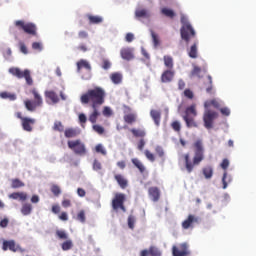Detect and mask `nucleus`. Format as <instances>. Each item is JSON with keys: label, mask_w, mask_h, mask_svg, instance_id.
<instances>
[{"label": "nucleus", "mask_w": 256, "mask_h": 256, "mask_svg": "<svg viewBox=\"0 0 256 256\" xmlns=\"http://www.w3.org/2000/svg\"><path fill=\"white\" fill-rule=\"evenodd\" d=\"M135 17L136 19H149L151 17V13H149V10L144 8H138L135 11Z\"/></svg>", "instance_id": "6ab92c4d"}, {"label": "nucleus", "mask_w": 256, "mask_h": 256, "mask_svg": "<svg viewBox=\"0 0 256 256\" xmlns=\"http://www.w3.org/2000/svg\"><path fill=\"white\" fill-rule=\"evenodd\" d=\"M56 236L58 237V239H67V233L64 230H57L56 231Z\"/></svg>", "instance_id": "5fc2aeb1"}, {"label": "nucleus", "mask_w": 256, "mask_h": 256, "mask_svg": "<svg viewBox=\"0 0 256 256\" xmlns=\"http://www.w3.org/2000/svg\"><path fill=\"white\" fill-rule=\"evenodd\" d=\"M114 179L122 189H127V187H129V180L122 174H115Z\"/></svg>", "instance_id": "2eb2a0df"}, {"label": "nucleus", "mask_w": 256, "mask_h": 256, "mask_svg": "<svg viewBox=\"0 0 256 256\" xmlns=\"http://www.w3.org/2000/svg\"><path fill=\"white\" fill-rule=\"evenodd\" d=\"M199 45V41H194L193 45L188 49V56L191 59H197L198 57V50L197 46Z\"/></svg>", "instance_id": "4be33fe9"}, {"label": "nucleus", "mask_w": 256, "mask_h": 256, "mask_svg": "<svg viewBox=\"0 0 256 256\" xmlns=\"http://www.w3.org/2000/svg\"><path fill=\"white\" fill-rule=\"evenodd\" d=\"M150 117L153 119L155 125H157V127H159V125L161 124V111L151 110Z\"/></svg>", "instance_id": "a878e982"}, {"label": "nucleus", "mask_w": 256, "mask_h": 256, "mask_svg": "<svg viewBox=\"0 0 256 256\" xmlns=\"http://www.w3.org/2000/svg\"><path fill=\"white\" fill-rule=\"evenodd\" d=\"M93 112L89 115L88 120L90 123L95 124L97 123V119H99V115H101V112H99V107L92 108Z\"/></svg>", "instance_id": "bb28decb"}, {"label": "nucleus", "mask_w": 256, "mask_h": 256, "mask_svg": "<svg viewBox=\"0 0 256 256\" xmlns=\"http://www.w3.org/2000/svg\"><path fill=\"white\" fill-rule=\"evenodd\" d=\"M220 167H221L222 169H224V171H227V169H228V167H229V160L224 159V160L222 161V163L220 164Z\"/></svg>", "instance_id": "69168bd1"}, {"label": "nucleus", "mask_w": 256, "mask_h": 256, "mask_svg": "<svg viewBox=\"0 0 256 256\" xmlns=\"http://www.w3.org/2000/svg\"><path fill=\"white\" fill-rule=\"evenodd\" d=\"M231 181H233V179L231 178V176H228L227 171H225L222 177L223 189H226Z\"/></svg>", "instance_id": "4c0bfd02"}, {"label": "nucleus", "mask_w": 256, "mask_h": 256, "mask_svg": "<svg viewBox=\"0 0 256 256\" xmlns=\"http://www.w3.org/2000/svg\"><path fill=\"white\" fill-rule=\"evenodd\" d=\"M50 191L54 197H59V195H61V187H59V185L53 184L50 187Z\"/></svg>", "instance_id": "ea45409f"}, {"label": "nucleus", "mask_w": 256, "mask_h": 256, "mask_svg": "<svg viewBox=\"0 0 256 256\" xmlns=\"http://www.w3.org/2000/svg\"><path fill=\"white\" fill-rule=\"evenodd\" d=\"M15 27L28 35L37 36V26L31 22L25 23L23 20H18L15 22Z\"/></svg>", "instance_id": "6e6552de"}, {"label": "nucleus", "mask_w": 256, "mask_h": 256, "mask_svg": "<svg viewBox=\"0 0 256 256\" xmlns=\"http://www.w3.org/2000/svg\"><path fill=\"white\" fill-rule=\"evenodd\" d=\"M161 13L162 15H165V17H169L170 19H173V17H175V12L169 8H162Z\"/></svg>", "instance_id": "a19ab883"}, {"label": "nucleus", "mask_w": 256, "mask_h": 256, "mask_svg": "<svg viewBox=\"0 0 256 256\" xmlns=\"http://www.w3.org/2000/svg\"><path fill=\"white\" fill-rule=\"evenodd\" d=\"M35 123H37V119L25 117L21 122L22 129L24 131H27L28 133H31V131H33V127L35 126Z\"/></svg>", "instance_id": "ddd939ff"}, {"label": "nucleus", "mask_w": 256, "mask_h": 256, "mask_svg": "<svg viewBox=\"0 0 256 256\" xmlns=\"http://www.w3.org/2000/svg\"><path fill=\"white\" fill-rule=\"evenodd\" d=\"M130 132L132 133L133 137L136 138H140L143 139V137H145V135H147V132H145V129H141V128H132L130 129Z\"/></svg>", "instance_id": "c756f323"}, {"label": "nucleus", "mask_w": 256, "mask_h": 256, "mask_svg": "<svg viewBox=\"0 0 256 256\" xmlns=\"http://www.w3.org/2000/svg\"><path fill=\"white\" fill-rule=\"evenodd\" d=\"M102 113L104 117H111V115H113V110H111L109 106H105Z\"/></svg>", "instance_id": "864d4df0"}, {"label": "nucleus", "mask_w": 256, "mask_h": 256, "mask_svg": "<svg viewBox=\"0 0 256 256\" xmlns=\"http://www.w3.org/2000/svg\"><path fill=\"white\" fill-rule=\"evenodd\" d=\"M203 89H205L206 93H213V77L208 75L203 83Z\"/></svg>", "instance_id": "aec40b11"}, {"label": "nucleus", "mask_w": 256, "mask_h": 256, "mask_svg": "<svg viewBox=\"0 0 256 256\" xmlns=\"http://www.w3.org/2000/svg\"><path fill=\"white\" fill-rule=\"evenodd\" d=\"M31 93L34 96V102L32 100H26L24 105L27 111L33 113L37 107H43V97H41V94L35 88L31 90Z\"/></svg>", "instance_id": "39448f33"}, {"label": "nucleus", "mask_w": 256, "mask_h": 256, "mask_svg": "<svg viewBox=\"0 0 256 256\" xmlns=\"http://www.w3.org/2000/svg\"><path fill=\"white\" fill-rule=\"evenodd\" d=\"M137 148L139 151H143V149L145 148V140L143 138L139 140Z\"/></svg>", "instance_id": "0e129e2a"}, {"label": "nucleus", "mask_w": 256, "mask_h": 256, "mask_svg": "<svg viewBox=\"0 0 256 256\" xmlns=\"http://www.w3.org/2000/svg\"><path fill=\"white\" fill-rule=\"evenodd\" d=\"M106 93L103 88L95 87L89 89L85 94L80 97V101L83 105H91L92 109L95 107H101L105 103Z\"/></svg>", "instance_id": "f03ea898"}, {"label": "nucleus", "mask_w": 256, "mask_h": 256, "mask_svg": "<svg viewBox=\"0 0 256 256\" xmlns=\"http://www.w3.org/2000/svg\"><path fill=\"white\" fill-rule=\"evenodd\" d=\"M194 156L191 160V155L186 153L183 155L184 166L187 173H193V170L197 165H201V162L205 159V148L203 147V141L196 140L193 144Z\"/></svg>", "instance_id": "f257e3e1"}, {"label": "nucleus", "mask_w": 256, "mask_h": 256, "mask_svg": "<svg viewBox=\"0 0 256 256\" xmlns=\"http://www.w3.org/2000/svg\"><path fill=\"white\" fill-rule=\"evenodd\" d=\"M102 168L103 167L101 165V162H99V160H94V162H93L94 171H101Z\"/></svg>", "instance_id": "bf43d9fd"}, {"label": "nucleus", "mask_w": 256, "mask_h": 256, "mask_svg": "<svg viewBox=\"0 0 256 256\" xmlns=\"http://www.w3.org/2000/svg\"><path fill=\"white\" fill-rule=\"evenodd\" d=\"M77 72L81 73V69H86L88 73H91V64L85 59H81L77 62Z\"/></svg>", "instance_id": "f3484780"}, {"label": "nucleus", "mask_w": 256, "mask_h": 256, "mask_svg": "<svg viewBox=\"0 0 256 256\" xmlns=\"http://www.w3.org/2000/svg\"><path fill=\"white\" fill-rule=\"evenodd\" d=\"M219 117V113L206 109L203 114V122L205 129H213L215 119Z\"/></svg>", "instance_id": "1a4fd4ad"}, {"label": "nucleus", "mask_w": 256, "mask_h": 256, "mask_svg": "<svg viewBox=\"0 0 256 256\" xmlns=\"http://www.w3.org/2000/svg\"><path fill=\"white\" fill-rule=\"evenodd\" d=\"M20 51L21 53H23L24 55H27V53H29V51L27 50V46L25 45V43L20 42Z\"/></svg>", "instance_id": "052dcab7"}, {"label": "nucleus", "mask_w": 256, "mask_h": 256, "mask_svg": "<svg viewBox=\"0 0 256 256\" xmlns=\"http://www.w3.org/2000/svg\"><path fill=\"white\" fill-rule=\"evenodd\" d=\"M120 55L125 61H131V59H133V51H131L130 48H122Z\"/></svg>", "instance_id": "b1692460"}, {"label": "nucleus", "mask_w": 256, "mask_h": 256, "mask_svg": "<svg viewBox=\"0 0 256 256\" xmlns=\"http://www.w3.org/2000/svg\"><path fill=\"white\" fill-rule=\"evenodd\" d=\"M62 207H64V209H67V207H71V200L69 199L62 200Z\"/></svg>", "instance_id": "774afa93"}, {"label": "nucleus", "mask_w": 256, "mask_h": 256, "mask_svg": "<svg viewBox=\"0 0 256 256\" xmlns=\"http://www.w3.org/2000/svg\"><path fill=\"white\" fill-rule=\"evenodd\" d=\"M144 155H145L146 159H148V161H150L151 163H154V161H155L154 153H151V151H149V150H145Z\"/></svg>", "instance_id": "49530a36"}, {"label": "nucleus", "mask_w": 256, "mask_h": 256, "mask_svg": "<svg viewBox=\"0 0 256 256\" xmlns=\"http://www.w3.org/2000/svg\"><path fill=\"white\" fill-rule=\"evenodd\" d=\"M0 97L1 99H8L9 101L17 100V95L15 93L7 92V91L1 92Z\"/></svg>", "instance_id": "72a5a7b5"}, {"label": "nucleus", "mask_w": 256, "mask_h": 256, "mask_svg": "<svg viewBox=\"0 0 256 256\" xmlns=\"http://www.w3.org/2000/svg\"><path fill=\"white\" fill-rule=\"evenodd\" d=\"M68 147L75 155H79L80 157L87 155V148L81 139L69 140Z\"/></svg>", "instance_id": "0eeeda50"}, {"label": "nucleus", "mask_w": 256, "mask_h": 256, "mask_svg": "<svg viewBox=\"0 0 256 256\" xmlns=\"http://www.w3.org/2000/svg\"><path fill=\"white\" fill-rule=\"evenodd\" d=\"M148 195L156 203L161 198V190L157 187H150L148 189Z\"/></svg>", "instance_id": "4468645a"}, {"label": "nucleus", "mask_w": 256, "mask_h": 256, "mask_svg": "<svg viewBox=\"0 0 256 256\" xmlns=\"http://www.w3.org/2000/svg\"><path fill=\"white\" fill-rule=\"evenodd\" d=\"M164 65L168 70H173L174 67V62H173V57L170 55H165L163 57Z\"/></svg>", "instance_id": "7c9ffc66"}, {"label": "nucleus", "mask_w": 256, "mask_h": 256, "mask_svg": "<svg viewBox=\"0 0 256 256\" xmlns=\"http://www.w3.org/2000/svg\"><path fill=\"white\" fill-rule=\"evenodd\" d=\"M201 218L193 214L188 215V217L182 222L183 229H193L195 225H199Z\"/></svg>", "instance_id": "f8f14e48"}, {"label": "nucleus", "mask_w": 256, "mask_h": 256, "mask_svg": "<svg viewBox=\"0 0 256 256\" xmlns=\"http://www.w3.org/2000/svg\"><path fill=\"white\" fill-rule=\"evenodd\" d=\"M45 97L47 99H50V101H52V103H54V104L59 103V96L53 90L46 91L45 92Z\"/></svg>", "instance_id": "c85d7f7f"}, {"label": "nucleus", "mask_w": 256, "mask_h": 256, "mask_svg": "<svg viewBox=\"0 0 256 256\" xmlns=\"http://www.w3.org/2000/svg\"><path fill=\"white\" fill-rule=\"evenodd\" d=\"M32 211H33V205L29 203H25L22 205V208H21L22 215L24 216L31 215Z\"/></svg>", "instance_id": "f704fd0d"}, {"label": "nucleus", "mask_w": 256, "mask_h": 256, "mask_svg": "<svg viewBox=\"0 0 256 256\" xmlns=\"http://www.w3.org/2000/svg\"><path fill=\"white\" fill-rule=\"evenodd\" d=\"M192 75L199 77V75H201V68H199V66H195L192 70Z\"/></svg>", "instance_id": "338daca9"}, {"label": "nucleus", "mask_w": 256, "mask_h": 256, "mask_svg": "<svg viewBox=\"0 0 256 256\" xmlns=\"http://www.w3.org/2000/svg\"><path fill=\"white\" fill-rule=\"evenodd\" d=\"M127 200V196L123 193H116L113 200H112V209L114 211H126L125 210V201Z\"/></svg>", "instance_id": "9d476101"}, {"label": "nucleus", "mask_w": 256, "mask_h": 256, "mask_svg": "<svg viewBox=\"0 0 256 256\" xmlns=\"http://www.w3.org/2000/svg\"><path fill=\"white\" fill-rule=\"evenodd\" d=\"M131 162L134 165V167H137L140 173H144L146 171L145 165L143 164V162H141V160H139V158H132Z\"/></svg>", "instance_id": "cd10ccee"}, {"label": "nucleus", "mask_w": 256, "mask_h": 256, "mask_svg": "<svg viewBox=\"0 0 256 256\" xmlns=\"http://www.w3.org/2000/svg\"><path fill=\"white\" fill-rule=\"evenodd\" d=\"M8 71L10 75L17 77V79H25L27 85H33V78L31 77V71H29V69L22 71L20 68L11 67Z\"/></svg>", "instance_id": "423d86ee"}, {"label": "nucleus", "mask_w": 256, "mask_h": 256, "mask_svg": "<svg viewBox=\"0 0 256 256\" xmlns=\"http://www.w3.org/2000/svg\"><path fill=\"white\" fill-rule=\"evenodd\" d=\"M211 106L214 107L215 109H219V107H221V104H219V101H217L216 99L206 101L204 103L205 109H209V107Z\"/></svg>", "instance_id": "c9c22d12"}, {"label": "nucleus", "mask_w": 256, "mask_h": 256, "mask_svg": "<svg viewBox=\"0 0 256 256\" xmlns=\"http://www.w3.org/2000/svg\"><path fill=\"white\" fill-rule=\"evenodd\" d=\"M12 189H19L21 187H25V183L23 181L19 180L18 178L12 179L11 183Z\"/></svg>", "instance_id": "58836bf2"}, {"label": "nucleus", "mask_w": 256, "mask_h": 256, "mask_svg": "<svg viewBox=\"0 0 256 256\" xmlns=\"http://www.w3.org/2000/svg\"><path fill=\"white\" fill-rule=\"evenodd\" d=\"M93 130L98 133V135H103V133H105V128H103V126L101 125H93Z\"/></svg>", "instance_id": "09e8293b"}, {"label": "nucleus", "mask_w": 256, "mask_h": 256, "mask_svg": "<svg viewBox=\"0 0 256 256\" xmlns=\"http://www.w3.org/2000/svg\"><path fill=\"white\" fill-rule=\"evenodd\" d=\"M9 199L19 200V201H27V193L25 192H13L9 194Z\"/></svg>", "instance_id": "5701e85b"}, {"label": "nucleus", "mask_w": 256, "mask_h": 256, "mask_svg": "<svg viewBox=\"0 0 256 256\" xmlns=\"http://www.w3.org/2000/svg\"><path fill=\"white\" fill-rule=\"evenodd\" d=\"M202 173L205 177V179H211L213 177V167L206 166L202 169Z\"/></svg>", "instance_id": "e433bc0d"}, {"label": "nucleus", "mask_w": 256, "mask_h": 256, "mask_svg": "<svg viewBox=\"0 0 256 256\" xmlns=\"http://www.w3.org/2000/svg\"><path fill=\"white\" fill-rule=\"evenodd\" d=\"M180 23L182 24V27L180 29L181 38L183 39V41L189 44V41H191V39H195V36L197 35V33L195 32V28H193L187 16L183 14L181 15Z\"/></svg>", "instance_id": "7ed1b4c3"}, {"label": "nucleus", "mask_w": 256, "mask_h": 256, "mask_svg": "<svg viewBox=\"0 0 256 256\" xmlns=\"http://www.w3.org/2000/svg\"><path fill=\"white\" fill-rule=\"evenodd\" d=\"M78 37L79 39H87V37H89V33H87L85 30H82L78 33Z\"/></svg>", "instance_id": "e2e57ef3"}, {"label": "nucleus", "mask_w": 256, "mask_h": 256, "mask_svg": "<svg viewBox=\"0 0 256 256\" xmlns=\"http://www.w3.org/2000/svg\"><path fill=\"white\" fill-rule=\"evenodd\" d=\"M2 249H3V251H7L9 249V251H13V253H16L18 247L15 244V241H13V240H9V241L5 240L3 242Z\"/></svg>", "instance_id": "412c9836"}, {"label": "nucleus", "mask_w": 256, "mask_h": 256, "mask_svg": "<svg viewBox=\"0 0 256 256\" xmlns=\"http://www.w3.org/2000/svg\"><path fill=\"white\" fill-rule=\"evenodd\" d=\"M173 256H189L191 255V250H189V244L181 243L178 246L172 247Z\"/></svg>", "instance_id": "9b49d317"}, {"label": "nucleus", "mask_w": 256, "mask_h": 256, "mask_svg": "<svg viewBox=\"0 0 256 256\" xmlns=\"http://www.w3.org/2000/svg\"><path fill=\"white\" fill-rule=\"evenodd\" d=\"M54 131H59V133H63L65 131V127L63 126V123L61 121H56L53 126Z\"/></svg>", "instance_id": "37998d69"}, {"label": "nucleus", "mask_w": 256, "mask_h": 256, "mask_svg": "<svg viewBox=\"0 0 256 256\" xmlns=\"http://www.w3.org/2000/svg\"><path fill=\"white\" fill-rule=\"evenodd\" d=\"M85 211L81 210L78 214H77V220L80 221V223H85Z\"/></svg>", "instance_id": "13d9d810"}, {"label": "nucleus", "mask_w": 256, "mask_h": 256, "mask_svg": "<svg viewBox=\"0 0 256 256\" xmlns=\"http://www.w3.org/2000/svg\"><path fill=\"white\" fill-rule=\"evenodd\" d=\"M123 120L127 123V125H133V123H137V114H135V112L124 114Z\"/></svg>", "instance_id": "393cba45"}, {"label": "nucleus", "mask_w": 256, "mask_h": 256, "mask_svg": "<svg viewBox=\"0 0 256 256\" xmlns=\"http://www.w3.org/2000/svg\"><path fill=\"white\" fill-rule=\"evenodd\" d=\"M184 96L187 97V99H193L194 97L193 91H191L190 89H186L184 91Z\"/></svg>", "instance_id": "680f3d73"}, {"label": "nucleus", "mask_w": 256, "mask_h": 256, "mask_svg": "<svg viewBox=\"0 0 256 256\" xmlns=\"http://www.w3.org/2000/svg\"><path fill=\"white\" fill-rule=\"evenodd\" d=\"M148 251H149V255L161 256V252H159V250L153 246H151Z\"/></svg>", "instance_id": "603ef678"}, {"label": "nucleus", "mask_w": 256, "mask_h": 256, "mask_svg": "<svg viewBox=\"0 0 256 256\" xmlns=\"http://www.w3.org/2000/svg\"><path fill=\"white\" fill-rule=\"evenodd\" d=\"M155 153L158 155V157H160V159H162L163 162L165 161V150H163V147L156 146Z\"/></svg>", "instance_id": "79ce46f5"}, {"label": "nucleus", "mask_w": 256, "mask_h": 256, "mask_svg": "<svg viewBox=\"0 0 256 256\" xmlns=\"http://www.w3.org/2000/svg\"><path fill=\"white\" fill-rule=\"evenodd\" d=\"M87 17L90 25H99V23H103V18L101 16H93L88 14Z\"/></svg>", "instance_id": "2f4dec72"}, {"label": "nucleus", "mask_w": 256, "mask_h": 256, "mask_svg": "<svg viewBox=\"0 0 256 256\" xmlns=\"http://www.w3.org/2000/svg\"><path fill=\"white\" fill-rule=\"evenodd\" d=\"M173 77H175V71L167 69L162 73L161 81L162 83H171Z\"/></svg>", "instance_id": "dca6fc26"}, {"label": "nucleus", "mask_w": 256, "mask_h": 256, "mask_svg": "<svg viewBox=\"0 0 256 256\" xmlns=\"http://www.w3.org/2000/svg\"><path fill=\"white\" fill-rule=\"evenodd\" d=\"M101 67L105 71H107L108 69H111V61H109V59H103Z\"/></svg>", "instance_id": "8fccbe9b"}, {"label": "nucleus", "mask_w": 256, "mask_h": 256, "mask_svg": "<svg viewBox=\"0 0 256 256\" xmlns=\"http://www.w3.org/2000/svg\"><path fill=\"white\" fill-rule=\"evenodd\" d=\"M171 127L173 131H176V133H181V123L179 121L172 122Z\"/></svg>", "instance_id": "de8ad7c7"}, {"label": "nucleus", "mask_w": 256, "mask_h": 256, "mask_svg": "<svg viewBox=\"0 0 256 256\" xmlns=\"http://www.w3.org/2000/svg\"><path fill=\"white\" fill-rule=\"evenodd\" d=\"M196 116L197 106L195 104H192L186 108L185 114L183 115V120L185 121L186 127H188V129L199 127V124H197V121H195Z\"/></svg>", "instance_id": "20e7f679"}, {"label": "nucleus", "mask_w": 256, "mask_h": 256, "mask_svg": "<svg viewBox=\"0 0 256 256\" xmlns=\"http://www.w3.org/2000/svg\"><path fill=\"white\" fill-rule=\"evenodd\" d=\"M69 249H73V241L66 240L62 243V250L63 251H69Z\"/></svg>", "instance_id": "c03bdc74"}, {"label": "nucleus", "mask_w": 256, "mask_h": 256, "mask_svg": "<svg viewBox=\"0 0 256 256\" xmlns=\"http://www.w3.org/2000/svg\"><path fill=\"white\" fill-rule=\"evenodd\" d=\"M110 79H111L112 83H114L115 85H119V83H121L123 81V75H121V73H119V72L112 73L110 75Z\"/></svg>", "instance_id": "473e14b6"}, {"label": "nucleus", "mask_w": 256, "mask_h": 256, "mask_svg": "<svg viewBox=\"0 0 256 256\" xmlns=\"http://www.w3.org/2000/svg\"><path fill=\"white\" fill-rule=\"evenodd\" d=\"M135 221H136L135 216L130 215L128 217V227H129V229H135Z\"/></svg>", "instance_id": "3c124183"}, {"label": "nucleus", "mask_w": 256, "mask_h": 256, "mask_svg": "<svg viewBox=\"0 0 256 256\" xmlns=\"http://www.w3.org/2000/svg\"><path fill=\"white\" fill-rule=\"evenodd\" d=\"M151 37L154 47H159V45L161 44V42L159 41V36H157V34H155L153 30H151Z\"/></svg>", "instance_id": "a18cd8bd"}, {"label": "nucleus", "mask_w": 256, "mask_h": 256, "mask_svg": "<svg viewBox=\"0 0 256 256\" xmlns=\"http://www.w3.org/2000/svg\"><path fill=\"white\" fill-rule=\"evenodd\" d=\"M32 49H34V51H43V44H41V42H34Z\"/></svg>", "instance_id": "4d7b16f0"}, {"label": "nucleus", "mask_w": 256, "mask_h": 256, "mask_svg": "<svg viewBox=\"0 0 256 256\" xmlns=\"http://www.w3.org/2000/svg\"><path fill=\"white\" fill-rule=\"evenodd\" d=\"M96 153H101V155H107V151H105V148H103V145L98 144L95 147Z\"/></svg>", "instance_id": "6e6d98bb"}, {"label": "nucleus", "mask_w": 256, "mask_h": 256, "mask_svg": "<svg viewBox=\"0 0 256 256\" xmlns=\"http://www.w3.org/2000/svg\"><path fill=\"white\" fill-rule=\"evenodd\" d=\"M80 133L77 128H66L64 130V137H66V139H74V137H78Z\"/></svg>", "instance_id": "a211bd4d"}]
</instances>
